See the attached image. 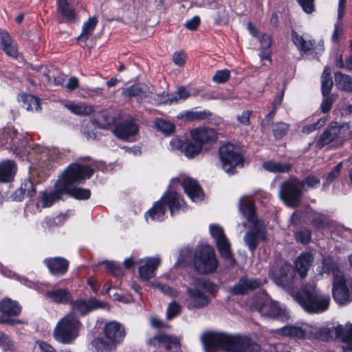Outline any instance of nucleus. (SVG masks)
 <instances>
[{
  "instance_id": "nucleus-7",
  "label": "nucleus",
  "mask_w": 352,
  "mask_h": 352,
  "mask_svg": "<svg viewBox=\"0 0 352 352\" xmlns=\"http://www.w3.org/2000/svg\"><path fill=\"white\" fill-rule=\"evenodd\" d=\"M219 158L222 168L229 175L236 173V168H242L244 165V158L239 147L227 143L219 147Z\"/></svg>"
},
{
  "instance_id": "nucleus-25",
  "label": "nucleus",
  "mask_w": 352,
  "mask_h": 352,
  "mask_svg": "<svg viewBox=\"0 0 352 352\" xmlns=\"http://www.w3.org/2000/svg\"><path fill=\"white\" fill-rule=\"evenodd\" d=\"M185 192L194 202L200 201L204 198V193L199 184L192 178H185L182 182Z\"/></svg>"
},
{
  "instance_id": "nucleus-30",
  "label": "nucleus",
  "mask_w": 352,
  "mask_h": 352,
  "mask_svg": "<svg viewBox=\"0 0 352 352\" xmlns=\"http://www.w3.org/2000/svg\"><path fill=\"white\" fill-rule=\"evenodd\" d=\"M36 193V189L33 182L30 179H25L21 184L20 188L16 189L12 195L13 201H21L25 195L32 197Z\"/></svg>"
},
{
  "instance_id": "nucleus-44",
  "label": "nucleus",
  "mask_w": 352,
  "mask_h": 352,
  "mask_svg": "<svg viewBox=\"0 0 352 352\" xmlns=\"http://www.w3.org/2000/svg\"><path fill=\"white\" fill-rule=\"evenodd\" d=\"M336 85L340 90L352 91V77L340 72L335 73Z\"/></svg>"
},
{
  "instance_id": "nucleus-24",
  "label": "nucleus",
  "mask_w": 352,
  "mask_h": 352,
  "mask_svg": "<svg viewBox=\"0 0 352 352\" xmlns=\"http://www.w3.org/2000/svg\"><path fill=\"white\" fill-rule=\"evenodd\" d=\"M162 199L164 204L167 205L170 214L173 216L175 212L180 210H184L185 208V202L182 196L176 192H166L162 197Z\"/></svg>"
},
{
  "instance_id": "nucleus-4",
  "label": "nucleus",
  "mask_w": 352,
  "mask_h": 352,
  "mask_svg": "<svg viewBox=\"0 0 352 352\" xmlns=\"http://www.w3.org/2000/svg\"><path fill=\"white\" fill-rule=\"evenodd\" d=\"M314 332L311 338L329 341L333 339H339L345 344L342 346L343 352H352V324H346L345 327L340 324L335 325L332 323L318 328L314 326Z\"/></svg>"
},
{
  "instance_id": "nucleus-40",
  "label": "nucleus",
  "mask_w": 352,
  "mask_h": 352,
  "mask_svg": "<svg viewBox=\"0 0 352 352\" xmlns=\"http://www.w3.org/2000/svg\"><path fill=\"white\" fill-rule=\"evenodd\" d=\"M320 274L323 273H332L333 280H336V276H343V273L340 270L338 265L330 257L324 258L322 260V270L319 271Z\"/></svg>"
},
{
  "instance_id": "nucleus-64",
  "label": "nucleus",
  "mask_w": 352,
  "mask_h": 352,
  "mask_svg": "<svg viewBox=\"0 0 352 352\" xmlns=\"http://www.w3.org/2000/svg\"><path fill=\"white\" fill-rule=\"evenodd\" d=\"M156 287L158 289H160L162 293H164V294H166L168 296H170L172 297H176L178 295V292L175 289H174L164 283H157L156 285Z\"/></svg>"
},
{
  "instance_id": "nucleus-27",
  "label": "nucleus",
  "mask_w": 352,
  "mask_h": 352,
  "mask_svg": "<svg viewBox=\"0 0 352 352\" xmlns=\"http://www.w3.org/2000/svg\"><path fill=\"white\" fill-rule=\"evenodd\" d=\"M149 87L145 84L136 83L122 91V96L124 98H136L137 100H142L149 96Z\"/></svg>"
},
{
  "instance_id": "nucleus-34",
  "label": "nucleus",
  "mask_w": 352,
  "mask_h": 352,
  "mask_svg": "<svg viewBox=\"0 0 352 352\" xmlns=\"http://www.w3.org/2000/svg\"><path fill=\"white\" fill-rule=\"evenodd\" d=\"M166 212V207L161 199L156 201L152 208H151L146 214L145 218L146 221L148 219V217H151L152 221H162L165 219V214Z\"/></svg>"
},
{
  "instance_id": "nucleus-58",
  "label": "nucleus",
  "mask_w": 352,
  "mask_h": 352,
  "mask_svg": "<svg viewBox=\"0 0 352 352\" xmlns=\"http://www.w3.org/2000/svg\"><path fill=\"white\" fill-rule=\"evenodd\" d=\"M0 346L3 351L12 350L14 348V342L8 335L0 331Z\"/></svg>"
},
{
  "instance_id": "nucleus-38",
  "label": "nucleus",
  "mask_w": 352,
  "mask_h": 352,
  "mask_svg": "<svg viewBox=\"0 0 352 352\" xmlns=\"http://www.w3.org/2000/svg\"><path fill=\"white\" fill-rule=\"evenodd\" d=\"M16 172V165L11 160L3 161L0 163V182H7L10 181Z\"/></svg>"
},
{
  "instance_id": "nucleus-3",
  "label": "nucleus",
  "mask_w": 352,
  "mask_h": 352,
  "mask_svg": "<svg viewBox=\"0 0 352 352\" xmlns=\"http://www.w3.org/2000/svg\"><path fill=\"white\" fill-rule=\"evenodd\" d=\"M294 299L308 313L320 314L329 309L331 298L317 289L315 283L306 284L292 294Z\"/></svg>"
},
{
  "instance_id": "nucleus-29",
  "label": "nucleus",
  "mask_w": 352,
  "mask_h": 352,
  "mask_svg": "<svg viewBox=\"0 0 352 352\" xmlns=\"http://www.w3.org/2000/svg\"><path fill=\"white\" fill-rule=\"evenodd\" d=\"M314 256L309 252H302L301 253L295 261V269L300 275V276L303 278L307 276V272L313 263Z\"/></svg>"
},
{
  "instance_id": "nucleus-60",
  "label": "nucleus",
  "mask_w": 352,
  "mask_h": 352,
  "mask_svg": "<svg viewBox=\"0 0 352 352\" xmlns=\"http://www.w3.org/2000/svg\"><path fill=\"white\" fill-rule=\"evenodd\" d=\"M296 1L305 13L311 14L315 11V0H296Z\"/></svg>"
},
{
  "instance_id": "nucleus-13",
  "label": "nucleus",
  "mask_w": 352,
  "mask_h": 352,
  "mask_svg": "<svg viewBox=\"0 0 352 352\" xmlns=\"http://www.w3.org/2000/svg\"><path fill=\"white\" fill-rule=\"evenodd\" d=\"M64 195H65V191L63 175L61 173L54 186V190L43 191L41 194L40 201L43 208H48L63 199Z\"/></svg>"
},
{
  "instance_id": "nucleus-5",
  "label": "nucleus",
  "mask_w": 352,
  "mask_h": 352,
  "mask_svg": "<svg viewBox=\"0 0 352 352\" xmlns=\"http://www.w3.org/2000/svg\"><path fill=\"white\" fill-rule=\"evenodd\" d=\"M81 327L82 323L76 316L67 314L58 322L53 336L60 343L72 344L78 337Z\"/></svg>"
},
{
  "instance_id": "nucleus-41",
  "label": "nucleus",
  "mask_w": 352,
  "mask_h": 352,
  "mask_svg": "<svg viewBox=\"0 0 352 352\" xmlns=\"http://www.w3.org/2000/svg\"><path fill=\"white\" fill-rule=\"evenodd\" d=\"M190 284L211 294H215L219 290L217 285L204 278H192Z\"/></svg>"
},
{
  "instance_id": "nucleus-53",
  "label": "nucleus",
  "mask_w": 352,
  "mask_h": 352,
  "mask_svg": "<svg viewBox=\"0 0 352 352\" xmlns=\"http://www.w3.org/2000/svg\"><path fill=\"white\" fill-rule=\"evenodd\" d=\"M323 99L320 104L322 112L326 113L330 111L333 103L336 100L338 95L336 94H327L322 96Z\"/></svg>"
},
{
  "instance_id": "nucleus-31",
  "label": "nucleus",
  "mask_w": 352,
  "mask_h": 352,
  "mask_svg": "<svg viewBox=\"0 0 352 352\" xmlns=\"http://www.w3.org/2000/svg\"><path fill=\"white\" fill-rule=\"evenodd\" d=\"M45 296L54 302L58 304H69L72 300L71 292L65 288L47 291Z\"/></svg>"
},
{
  "instance_id": "nucleus-54",
  "label": "nucleus",
  "mask_w": 352,
  "mask_h": 352,
  "mask_svg": "<svg viewBox=\"0 0 352 352\" xmlns=\"http://www.w3.org/2000/svg\"><path fill=\"white\" fill-rule=\"evenodd\" d=\"M289 125L287 123L280 122H276L272 126V131L276 139H280L285 135L288 131Z\"/></svg>"
},
{
  "instance_id": "nucleus-45",
  "label": "nucleus",
  "mask_w": 352,
  "mask_h": 352,
  "mask_svg": "<svg viewBox=\"0 0 352 352\" xmlns=\"http://www.w3.org/2000/svg\"><path fill=\"white\" fill-rule=\"evenodd\" d=\"M57 10L67 21H73L76 19V14L69 6L67 0H57Z\"/></svg>"
},
{
  "instance_id": "nucleus-35",
  "label": "nucleus",
  "mask_w": 352,
  "mask_h": 352,
  "mask_svg": "<svg viewBox=\"0 0 352 352\" xmlns=\"http://www.w3.org/2000/svg\"><path fill=\"white\" fill-rule=\"evenodd\" d=\"M116 347L109 340L101 338H96L89 343V349L92 352H111Z\"/></svg>"
},
{
  "instance_id": "nucleus-21",
  "label": "nucleus",
  "mask_w": 352,
  "mask_h": 352,
  "mask_svg": "<svg viewBox=\"0 0 352 352\" xmlns=\"http://www.w3.org/2000/svg\"><path fill=\"white\" fill-rule=\"evenodd\" d=\"M103 333L105 338L116 346L125 337L124 328L121 324L116 321L106 323L103 327Z\"/></svg>"
},
{
  "instance_id": "nucleus-36",
  "label": "nucleus",
  "mask_w": 352,
  "mask_h": 352,
  "mask_svg": "<svg viewBox=\"0 0 352 352\" xmlns=\"http://www.w3.org/2000/svg\"><path fill=\"white\" fill-rule=\"evenodd\" d=\"M292 39L298 50L307 52L313 49L315 41L311 38H306L298 34L296 32H292Z\"/></svg>"
},
{
  "instance_id": "nucleus-22",
  "label": "nucleus",
  "mask_w": 352,
  "mask_h": 352,
  "mask_svg": "<svg viewBox=\"0 0 352 352\" xmlns=\"http://www.w3.org/2000/svg\"><path fill=\"white\" fill-rule=\"evenodd\" d=\"M138 131V126L137 124L131 120H125L122 123L116 124L113 130L114 135L118 138L126 140L133 141V137Z\"/></svg>"
},
{
  "instance_id": "nucleus-11",
  "label": "nucleus",
  "mask_w": 352,
  "mask_h": 352,
  "mask_svg": "<svg viewBox=\"0 0 352 352\" xmlns=\"http://www.w3.org/2000/svg\"><path fill=\"white\" fill-rule=\"evenodd\" d=\"M351 291L352 280H346L344 276H336V280H333L332 295L336 303L340 305L349 303Z\"/></svg>"
},
{
  "instance_id": "nucleus-9",
  "label": "nucleus",
  "mask_w": 352,
  "mask_h": 352,
  "mask_svg": "<svg viewBox=\"0 0 352 352\" xmlns=\"http://www.w3.org/2000/svg\"><path fill=\"white\" fill-rule=\"evenodd\" d=\"M278 195L287 206L297 207L300 204L303 195L300 186V179L291 177L283 182L280 186Z\"/></svg>"
},
{
  "instance_id": "nucleus-57",
  "label": "nucleus",
  "mask_w": 352,
  "mask_h": 352,
  "mask_svg": "<svg viewBox=\"0 0 352 352\" xmlns=\"http://www.w3.org/2000/svg\"><path fill=\"white\" fill-rule=\"evenodd\" d=\"M180 311H181V306L175 301H173L169 304V305L167 308L166 318L168 320H170V319L175 318V316H177V315H179Z\"/></svg>"
},
{
  "instance_id": "nucleus-46",
  "label": "nucleus",
  "mask_w": 352,
  "mask_h": 352,
  "mask_svg": "<svg viewBox=\"0 0 352 352\" xmlns=\"http://www.w3.org/2000/svg\"><path fill=\"white\" fill-rule=\"evenodd\" d=\"M263 168L271 173H287L292 166L289 163H280L274 161H267L263 164Z\"/></svg>"
},
{
  "instance_id": "nucleus-8",
  "label": "nucleus",
  "mask_w": 352,
  "mask_h": 352,
  "mask_svg": "<svg viewBox=\"0 0 352 352\" xmlns=\"http://www.w3.org/2000/svg\"><path fill=\"white\" fill-rule=\"evenodd\" d=\"M254 307L261 315L273 318L278 320L286 321L289 318V314L285 307H282L278 302L272 300L269 296L264 294L257 300Z\"/></svg>"
},
{
  "instance_id": "nucleus-63",
  "label": "nucleus",
  "mask_w": 352,
  "mask_h": 352,
  "mask_svg": "<svg viewBox=\"0 0 352 352\" xmlns=\"http://www.w3.org/2000/svg\"><path fill=\"white\" fill-rule=\"evenodd\" d=\"M283 94L280 96H277L272 103V110L265 116V119L268 121H271L276 112V110L280 107L283 99Z\"/></svg>"
},
{
  "instance_id": "nucleus-19",
  "label": "nucleus",
  "mask_w": 352,
  "mask_h": 352,
  "mask_svg": "<svg viewBox=\"0 0 352 352\" xmlns=\"http://www.w3.org/2000/svg\"><path fill=\"white\" fill-rule=\"evenodd\" d=\"M69 304L72 309L69 314H73L74 316L78 314L80 316H85L93 310L102 307V303L95 298L87 300L82 299L73 300L72 299Z\"/></svg>"
},
{
  "instance_id": "nucleus-50",
  "label": "nucleus",
  "mask_w": 352,
  "mask_h": 352,
  "mask_svg": "<svg viewBox=\"0 0 352 352\" xmlns=\"http://www.w3.org/2000/svg\"><path fill=\"white\" fill-rule=\"evenodd\" d=\"M154 126L159 131L166 135L172 134L175 130V126L173 123L160 118L155 119Z\"/></svg>"
},
{
  "instance_id": "nucleus-55",
  "label": "nucleus",
  "mask_w": 352,
  "mask_h": 352,
  "mask_svg": "<svg viewBox=\"0 0 352 352\" xmlns=\"http://www.w3.org/2000/svg\"><path fill=\"white\" fill-rule=\"evenodd\" d=\"M210 232L211 236L214 239L216 243L219 241H222L223 239H226L223 229L222 227L212 224L210 226Z\"/></svg>"
},
{
  "instance_id": "nucleus-14",
  "label": "nucleus",
  "mask_w": 352,
  "mask_h": 352,
  "mask_svg": "<svg viewBox=\"0 0 352 352\" xmlns=\"http://www.w3.org/2000/svg\"><path fill=\"white\" fill-rule=\"evenodd\" d=\"M190 138L203 147L214 143L218 139V133L213 128L197 127L190 131Z\"/></svg>"
},
{
  "instance_id": "nucleus-6",
  "label": "nucleus",
  "mask_w": 352,
  "mask_h": 352,
  "mask_svg": "<svg viewBox=\"0 0 352 352\" xmlns=\"http://www.w3.org/2000/svg\"><path fill=\"white\" fill-rule=\"evenodd\" d=\"M193 265L195 270L201 274L214 272L218 267V261L214 248L210 245H202L197 248Z\"/></svg>"
},
{
  "instance_id": "nucleus-26",
  "label": "nucleus",
  "mask_w": 352,
  "mask_h": 352,
  "mask_svg": "<svg viewBox=\"0 0 352 352\" xmlns=\"http://www.w3.org/2000/svg\"><path fill=\"white\" fill-rule=\"evenodd\" d=\"M161 260L159 257L147 258L144 264L140 265L138 269L139 276L141 279L148 280L155 276V272L160 265Z\"/></svg>"
},
{
  "instance_id": "nucleus-37",
  "label": "nucleus",
  "mask_w": 352,
  "mask_h": 352,
  "mask_svg": "<svg viewBox=\"0 0 352 352\" xmlns=\"http://www.w3.org/2000/svg\"><path fill=\"white\" fill-rule=\"evenodd\" d=\"M212 116V113L208 110L203 111H186L181 112L178 116V119H182L187 122L199 121L205 120Z\"/></svg>"
},
{
  "instance_id": "nucleus-43",
  "label": "nucleus",
  "mask_w": 352,
  "mask_h": 352,
  "mask_svg": "<svg viewBox=\"0 0 352 352\" xmlns=\"http://www.w3.org/2000/svg\"><path fill=\"white\" fill-rule=\"evenodd\" d=\"M65 107L72 113L78 116H89L94 111V107L91 105L80 104L73 102L65 103Z\"/></svg>"
},
{
  "instance_id": "nucleus-2",
  "label": "nucleus",
  "mask_w": 352,
  "mask_h": 352,
  "mask_svg": "<svg viewBox=\"0 0 352 352\" xmlns=\"http://www.w3.org/2000/svg\"><path fill=\"white\" fill-rule=\"evenodd\" d=\"M94 170L89 166L79 163L69 164L62 173L64 181L65 195L76 199H87L91 196V192L87 188H78L77 185L83 184L94 174Z\"/></svg>"
},
{
  "instance_id": "nucleus-16",
  "label": "nucleus",
  "mask_w": 352,
  "mask_h": 352,
  "mask_svg": "<svg viewBox=\"0 0 352 352\" xmlns=\"http://www.w3.org/2000/svg\"><path fill=\"white\" fill-rule=\"evenodd\" d=\"M186 294L189 297L187 304L188 309H199L207 307L210 302V298L199 287H187Z\"/></svg>"
},
{
  "instance_id": "nucleus-17",
  "label": "nucleus",
  "mask_w": 352,
  "mask_h": 352,
  "mask_svg": "<svg viewBox=\"0 0 352 352\" xmlns=\"http://www.w3.org/2000/svg\"><path fill=\"white\" fill-rule=\"evenodd\" d=\"M280 332L282 335L291 338H311L314 329L313 325L302 322L285 326L280 329Z\"/></svg>"
},
{
  "instance_id": "nucleus-33",
  "label": "nucleus",
  "mask_w": 352,
  "mask_h": 352,
  "mask_svg": "<svg viewBox=\"0 0 352 352\" xmlns=\"http://www.w3.org/2000/svg\"><path fill=\"white\" fill-rule=\"evenodd\" d=\"M243 239L249 250L253 252L259 241L265 239V233L260 229L251 230L245 234Z\"/></svg>"
},
{
  "instance_id": "nucleus-23",
  "label": "nucleus",
  "mask_w": 352,
  "mask_h": 352,
  "mask_svg": "<svg viewBox=\"0 0 352 352\" xmlns=\"http://www.w3.org/2000/svg\"><path fill=\"white\" fill-rule=\"evenodd\" d=\"M43 263L48 268L50 274L56 276H63L69 268V261L60 256L46 258Z\"/></svg>"
},
{
  "instance_id": "nucleus-32",
  "label": "nucleus",
  "mask_w": 352,
  "mask_h": 352,
  "mask_svg": "<svg viewBox=\"0 0 352 352\" xmlns=\"http://www.w3.org/2000/svg\"><path fill=\"white\" fill-rule=\"evenodd\" d=\"M239 209L250 222L255 221V208L252 200L247 196L241 197L239 201Z\"/></svg>"
},
{
  "instance_id": "nucleus-48",
  "label": "nucleus",
  "mask_w": 352,
  "mask_h": 352,
  "mask_svg": "<svg viewBox=\"0 0 352 352\" xmlns=\"http://www.w3.org/2000/svg\"><path fill=\"white\" fill-rule=\"evenodd\" d=\"M97 23L98 20L96 17L93 16L89 18L86 22L84 23L82 32L78 36V39L83 40L84 41L88 40L95 30Z\"/></svg>"
},
{
  "instance_id": "nucleus-62",
  "label": "nucleus",
  "mask_w": 352,
  "mask_h": 352,
  "mask_svg": "<svg viewBox=\"0 0 352 352\" xmlns=\"http://www.w3.org/2000/svg\"><path fill=\"white\" fill-rule=\"evenodd\" d=\"M230 73L228 69L218 70L212 77V80L217 83L225 82L230 77Z\"/></svg>"
},
{
  "instance_id": "nucleus-1",
  "label": "nucleus",
  "mask_w": 352,
  "mask_h": 352,
  "mask_svg": "<svg viewBox=\"0 0 352 352\" xmlns=\"http://www.w3.org/2000/svg\"><path fill=\"white\" fill-rule=\"evenodd\" d=\"M200 339L206 352H215L220 349L226 352H252L258 347L246 336L223 332L206 331Z\"/></svg>"
},
{
  "instance_id": "nucleus-18",
  "label": "nucleus",
  "mask_w": 352,
  "mask_h": 352,
  "mask_svg": "<svg viewBox=\"0 0 352 352\" xmlns=\"http://www.w3.org/2000/svg\"><path fill=\"white\" fill-rule=\"evenodd\" d=\"M147 344L155 348L164 347L167 351L179 352L180 350L179 340L164 333H160L147 340Z\"/></svg>"
},
{
  "instance_id": "nucleus-49",
  "label": "nucleus",
  "mask_w": 352,
  "mask_h": 352,
  "mask_svg": "<svg viewBox=\"0 0 352 352\" xmlns=\"http://www.w3.org/2000/svg\"><path fill=\"white\" fill-rule=\"evenodd\" d=\"M202 148L203 147L201 146V144L195 141H192V140L190 138L189 140L185 142L183 153L186 157L191 159L198 155L201 152Z\"/></svg>"
},
{
  "instance_id": "nucleus-51",
  "label": "nucleus",
  "mask_w": 352,
  "mask_h": 352,
  "mask_svg": "<svg viewBox=\"0 0 352 352\" xmlns=\"http://www.w3.org/2000/svg\"><path fill=\"white\" fill-rule=\"evenodd\" d=\"M320 184V178L314 175H309L305 177L302 180L300 179V186L302 190V193L318 188Z\"/></svg>"
},
{
  "instance_id": "nucleus-39",
  "label": "nucleus",
  "mask_w": 352,
  "mask_h": 352,
  "mask_svg": "<svg viewBox=\"0 0 352 352\" xmlns=\"http://www.w3.org/2000/svg\"><path fill=\"white\" fill-rule=\"evenodd\" d=\"M218 251L222 258L230 263L231 266L235 265L236 261L234 258L232 251L231 244L228 238L223 239L222 241L216 243Z\"/></svg>"
},
{
  "instance_id": "nucleus-20",
  "label": "nucleus",
  "mask_w": 352,
  "mask_h": 352,
  "mask_svg": "<svg viewBox=\"0 0 352 352\" xmlns=\"http://www.w3.org/2000/svg\"><path fill=\"white\" fill-rule=\"evenodd\" d=\"M263 282L258 278H248L241 277L239 281L232 287L229 292L232 295H243L261 287Z\"/></svg>"
},
{
  "instance_id": "nucleus-12",
  "label": "nucleus",
  "mask_w": 352,
  "mask_h": 352,
  "mask_svg": "<svg viewBox=\"0 0 352 352\" xmlns=\"http://www.w3.org/2000/svg\"><path fill=\"white\" fill-rule=\"evenodd\" d=\"M21 311V307L17 301L13 300L10 298H5L0 301V312L2 318H0V324H8L14 325L15 324H22L23 321L20 320H13L9 318L12 316H17Z\"/></svg>"
},
{
  "instance_id": "nucleus-56",
  "label": "nucleus",
  "mask_w": 352,
  "mask_h": 352,
  "mask_svg": "<svg viewBox=\"0 0 352 352\" xmlns=\"http://www.w3.org/2000/svg\"><path fill=\"white\" fill-rule=\"evenodd\" d=\"M106 269L114 276L121 277L124 275V272L121 267L113 261H107L105 263Z\"/></svg>"
},
{
  "instance_id": "nucleus-15",
  "label": "nucleus",
  "mask_w": 352,
  "mask_h": 352,
  "mask_svg": "<svg viewBox=\"0 0 352 352\" xmlns=\"http://www.w3.org/2000/svg\"><path fill=\"white\" fill-rule=\"evenodd\" d=\"M340 131L341 129L336 122L330 124L318 139L317 142L318 146L322 148L331 143L333 146L341 145L343 142V138L340 136Z\"/></svg>"
},
{
  "instance_id": "nucleus-61",
  "label": "nucleus",
  "mask_w": 352,
  "mask_h": 352,
  "mask_svg": "<svg viewBox=\"0 0 352 352\" xmlns=\"http://www.w3.org/2000/svg\"><path fill=\"white\" fill-rule=\"evenodd\" d=\"M296 239L303 244L308 243L311 240V232L308 229H302L296 233Z\"/></svg>"
},
{
  "instance_id": "nucleus-59",
  "label": "nucleus",
  "mask_w": 352,
  "mask_h": 352,
  "mask_svg": "<svg viewBox=\"0 0 352 352\" xmlns=\"http://www.w3.org/2000/svg\"><path fill=\"white\" fill-rule=\"evenodd\" d=\"M326 121V118H322L319 119L316 122L304 126L302 129V131L305 133H310L321 128L325 124Z\"/></svg>"
},
{
  "instance_id": "nucleus-28",
  "label": "nucleus",
  "mask_w": 352,
  "mask_h": 352,
  "mask_svg": "<svg viewBox=\"0 0 352 352\" xmlns=\"http://www.w3.org/2000/svg\"><path fill=\"white\" fill-rule=\"evenodd\" d=\"M0 44L1 49L10 56L16 58L19 55L16 43L12 38L8 32L0 30Z\"/></svg>"
},
{
  "instance_id": "nucleus-52",
  "label": "nucleus",
  "mask_w": 352,
  "mask_h": 352,
  "mask_svg": "<svg viewBox=\"0 0 352 352\" xmlns=\"http://www.w3.org/2000/svg\"><path fill=\"white\" fill-rule=\"evenodd\" d=\"M190 96V92L184 87L178 88L177 91L170 94L166 100V104H172L184 100Z\"/></svg>"
},
{
  "instance_id": "nucleus-42",
  "label": "nucleus",
  "mask_w": 352,
  "mask_h": 352,
  "mask_svg": "<svg viewBox=\"0 0 352 352\" xmlns=\"http://www.w3.org/2000/svg\"><path fill=\"white\" fill-rule=\"evenodd\" d=\"M23 107L29 111H39L41 109L38 98L31 94L21 96Z\"/></svg>"
},
{
  "instance_id": "nucleus-10",
  "label": "nucleus",
  "mask_w": 352,
  "mask_h": 352,
  "mask_svg": "<svg viewBox=\"0 0 352 352\" xmlns=\"http://www.w3.org/2000/svg\"><path fill=\"white\" fill-rule=\"evenodd\" d=\"M270 276L274 282L283 288L289 287L295 277V270L288 263L273 265L270 271Z\"/></svg>"
},
{
  "instance_id": "nucleus-47",
  "label": "nucleus",
  "mask_w": 352,
  "mask_h": 352,
  "mask_svg": "<svg viewBox=\"0 0 352 352\" xmlns=\"http://www.w3.org/2000/svg\"><path fill=\"white\" fill-rule=\"evenodd\" d=\"M331 70L325 67L321 76V92L322 96L330 94L333 83L331 77Z\"/></svg>"
}]
</instances>
